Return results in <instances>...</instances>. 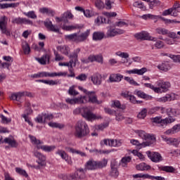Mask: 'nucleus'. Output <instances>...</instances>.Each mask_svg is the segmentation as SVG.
I'll return each instance as SVG.
<instances>
[{
  "label": "nucleus",
  "instance_id": "f257e3e1",
  "mask_svg": "<svg viewBox=\"0 0 180 180\" xmlns=\"http://www.w3.org/2000/svg\"><path fill=\"white\" fill-rule=\"evenodd\" d=\"M73 115H81L82 117L89 122H94V120L102 119L101 115H96L92 112L91 107L77 108L73 110Z\"/></svg>",
  "mask_w": 180,
  "mask_h": 180
},
{
  "label": "nucleus",
  "instance_id": "f03ea898",
  "mask_svg": "<svg viewBox=\"0 0 180 180\" xmlns=\"http://www.w3.org/2000/svg\"><path fill=\"white\" fill-rule=\"evenodd\" d=\"M75 129V136L77 137V139H82L83 137L89 136V127H88V124L84 121H78Z\"/></svg>",
  "mask_w": 180,
  "mask_h": 180
},
{
  "label": "nucleus",
  "instance_id": "7ed1b4c3",
  "mask_svg": "<svg viewBox=\"0 0 180 180\" xmlns=\"http://www.w3.org/2000/svg\"><path fill=\"white\" fill-rule=\"evenodd\" d=\"M108 165V160L103 159L101 161H95L94 159H90L84 165V171H94L98 168H103Z\"/></svg>",
  "mask_w": 180,
  "mask_h": 180
},
{
  "label": "nucleus",
  "instance_id": "20e7f679",
  "mask_svg": "<svg viewBox=\"0 0 180 180\" xmlns=\"http://www.w3.org/2000/svg\"><path fill=\"white\" fill-rule=\"evenodd\" d=\"M139 136L143 140H145V142H143L141 146L143 147H148L155 144V136L150 135V134L146 133L144 131H140L139 133Z\"/></svg>",
  "mask_w": 180,
  "mask_h": 180
},
{
  "label": "nucleus",
  "instance_id": "39448f33",
  "mask_svg": "<svg viewBox=\"0 0 180 180\" xmlns=\"http://www.w3.org/2000/svg\"><path fill=\"white\" fill-rule=\"evenodd\" d=\"M79 89L82 91L84 94H86L89 98L88 102H90L91 103H96L97 105H101V103H102V101H98V96L95 91H89L82 86H79Z\"/></svg>",
  "mask_w": 180,
  "mask_h": 180
},
{
  "label": "nucleus",
  "instance_id": "423d86ee",
  "mask_svg": "<svg viewBox=\"0 0 180 180\" xmlns=\"http://www.w3.org/2000/svg\"><path fill=\"white\" fill-rule=\"evenodd\" d=\"M103 15L108 18L107 25H110V26L107 27V37H113V22H112V18H113V13L104 12Z\"/></svg>",
  "mask_w": 180,
  "mask_h": 180
},
{
  "label": "nucleus",
  "instance_id": "0eeeda50",
  "mask_svg": "<svg viewBox=\"0 0 180 180\" xmlns=\"http://www.w3.org/2000/svg\"><path fill=\"white\" fill-rule=\"evenodd\" d=\"M151 120L153 123H157L158 124H160L162 127H164V126H167V124L174 123V122H175V118L171 117L162 120L161 117H155L151 118Z\"/></svg>",
  "mask_w": 180,
  "mask_h": 180
},
{
  "label": "nucleus",
  "instance_id": "6e6552de",
  "mask_svg": "<svg viewBox=\"0 0 180 180\" xmlns=\"http://www.w3.org/2000/svg\"><path fill=\"white\" fill-rule=\"evenodd\" d=\"M94 61L99 64H103V56H102V55H90L88 58L82 60V63H84L85 64L94 63Z\"/></svg>",
  "mask_w": 180,
  "mask_h": 180
},
{
  "label": "nucleus",
  "instance_id": "1a4fd4ad",
  "mask_svg": "<svg viewBox=\"0 0 180 180\" xmlns=\"http://www.w3.org/2000/svg\"><path fill=\"white\" fill-rule=\"evenodd\" d=\"M8 25V17L4 15L0 17V30L3 34H6V36H11V32L6 29Z\"/></svg>",
  "mask_w": 180,
  "mask_h": 180
},
{
  "label": "nucleus",
  "instance_id": "9d476101",
  "mask_svg": "<svg viewBox=\"0 0 180 180\" xmlns=\"http://www.w3.org/2000/svg\"><path fill=\"white\" fill-rule=\"evenodd\" d=\"M123 26H127V22L122 20L115 22L113 25V27H114L113 36H117L118 34H123V33H124V30L116 28V27H123Z\"/></svg>",
  "mask_w": 180,
  "mask_h": 180
},
{
  "label": "nucleus",
  "instance_id": "9b49d317",
  "mask_svg": "<svg viewBox=\"0 0 180 180\" xmlns=\"http://www.w3.org/2000/svg\"><path fill=\"white\" fill-rule=\"evenodd\" d=\"M157 86L160 91L158 94L161 92H167L171 87V83L169 82H164V80H159L157 82Z\"/></svg>",
  "mask_w": 180,
  "mask_h": 180
},
{
  "label": "nucleus",
  "instance_id": "f8f14e48",
  "mask_svg": "<svg viewBox=\"0 0 180 180\" xmlns=\"http://www.w3.org/2000/svg\"><path fill=\"white\" fill-rule=\"evenodd\" d=\"M67 72H41V78H54V77H65Z\"/></svg>",
  "mask_w": 180,
  "mask_h": 180
},
{
  "label": "nucleus",
  "instance_id": "ddd939ff",
  "mask_svg": "<svg viewBox=\"0 0 180 180\" xmlns=\"http://www.w3.org/2000/svg\"><path fill=\"white\" fill-rule=\"evenodd\" d=\"M44 25L48 30H50L51 32H54L55 33H58L60 32V30L58 29V26L53 25V22L50 20V19L47 18L44 22Z\"/></svg>",
  "mask_w": 180,
  "mask_h": 180
},
{
  "label": "nucleus",
  "instance_id": "4468645a",
  "mask_svg": "<svg viewBox=\"0 0 180 180\" xmlns=\"http://www.w3.org/2000/svg\"><path fill=\"white\" fill-rule=\"evenodd\" d=\"M178 99H179V96L172 93L159 98V102H171V101H178Z\"/></svg>",
  "mask_w": 180,
  "mask_h": 180
},
{
  "label": "nucleus",
  "instance_id": "2eb2a0df",
  "mask_svg": "<svg viewBox=\"0 0 180 180\" xmlns=\"http://www.w3.org/2000/svg\"><path fill=\"white\" fill-rule=\"evenodd\" d=\"M34 155L36 158H38L37 162L38 165H41V167H46V156L40 152L35 151L34 152Z\"/></svg>",
  "mask_w": 180,
  "mask_h": 180
},
{
  "label": "nucleus",
  "instance_id": "dca6fc26",
  "mask_svg": "<svg viewBox=\"0 0 180 180\" xmlns=\"http://www.w3.org/2000/svg\"><path fill=\"white\" fill-rule=\"evenodd\" d=\"M56 154L57 155H60L62 160H65L69 165H71L72 164V160H71V157L68 156L67 153L63 150L58 149L56 152Z\"/></svg>",
  "mask_w": 180,
  "mask_h": 180
},
{
  "label": "nucleus",
  "instance_id": "f3484780",
  "mask_svg": "<svg viewBox=\"0 0 180 180\" xmlns=\"http://www.w3.org/2000/svg\"><path fill=\"white\" fill-rule=\"evenodd\" d=\"M148 157L153 161V162H160L162 160V157L159 153L154 152L151 153L150 151L147 152Z\"/></svg>",
  "mask_w": 180,
  "mask_h": 180
},
{
  "label": "nucleus",
  "instance_id": "a211bd4d",
  "mask_svg": "<svg viewBox=\"0 0 180 180\" xmlns=\"http://www.w3.org/2000/svg\"><path fill=\"white\" fill-rule=\"evenodd\" d=\"M135 37L138 40H152L153 41H155V38L151 39V37H150V34L146 32H142L135 34Z\"/></svg>",
  "mask_w": 180,
  "mask_h": 180
},
{
  "label": "nucleus",
  "instance_id": "6ab92c4d",
  "mask_svg": "<svg viewBox=\"0 0 180 180\" xmlns=\"http://www.w3.org/2000/svg\"><path fill=\"white\" fill-rule=\"evenodd\" d=\"M126 74H136L137 75H143L145 72H147V68H142L141 69H134L131 70H126Z\"/></svg>",
  "mask_w": 180,
  "mask_h": 180
},
{
  "label": "nucleus",
  "instance_id": "aec40b11",
  "mask_svg": "<svg viewBox=\"0 0 180 180\" xmlns=\"http://www.w3.org/2000/svg\"><path fill=\"white\" fill-rule=\"evenodd\" d=\"M162 139L164 141H166L167 144H172L175 147H178V146H179V141L175 138H167L165 136H162Z\"/></svg>",
  "mask_w": 180,
  "mask_h": 180
},
{
  "label": "nucleus",
  "instance_id": "412c9836",
  "mask_svg": "<svg viewBox=\"0 0 180 180\" xmlns=\"http://www.w3.org/2000/svg\"><path fill=\"white\" fill-rule=\"evenodd\" d=\"M0 143L9 144L13 148H16V147H18V142H16L13 138H6L4 141H2V139H1Z\"/></svg>",
  "mask_w": 180,
  "mask_h": 180
},
{
  "label": "nucleus",
  "instance_id": "4be33fe9",
  "mask_svg": "<svg viewBox=\"0 0 180 180\" xmlns=\"http://www.w3.org/2000/svg\"><path fill=\"white\" fill-rule=\"evenodd\" d=\"M94 85H101L102 84V75L99 73H96L91 77Z\"/></svg>",
  "mask_w": 180,
  "mask_h": 180
},
{
  "label": "nucleus",
  "instance_id": "5701e85b",
  "mask_svg": "<svg viewBox=\"0 0 180 180\" xmlns=\"http://www.w3.org/2000/svg\"><path fill=\"white\" fill-rule=\"evenodd\" d=\"M91 33V30H87L86 32L80 34H77V43H81L82 41H85V40H86V39H88V36H89Z\"/></svg>",
  "mask_w": 180,
  "mask_h": 180
},
{
  "label": "nucleus",
  "instance_id": "b1692460",
  "mask_svg": "<svg viewBox=\"0 0 180 180\" xmlns=\"http://www.w3.org/2000/svg\"><path fill=\"white\" fill-rule=\"evenodd\" d=\"M58 51H60L62 54L65 56H68L70 54V46L67 45H60L56 47Z\"/></svg>",
  "mask_w": 180,
  "mask_h": 180
},
{
  "label": "nucleus",
  "instance_id": "393cba45",
  "mask_svg": "<svg viewBox=\"0 0 180 180\" xmlns=\"http://www.w3.org/2000/svg\"><path fill=\"white\" fill-rule=\"evenodd\" d=\"M113 107L120 112H123V110H126V105L122 104L119 100H115L113 101Z\"/></svg>",
  "mask_w": 180,
  "mask_h": 180
},
{
  "label": "nucleus",
  "instance_id": "a878e982",
  "mask_svg": "<svg viewBox=\"0 0 180 180\" xmlns=\"http://www.w3.org/2000/svg\"><path fill=\"white\" fill-rule=\"evenodd\" d=\"M178 131H180V124H176L172 129L167 130L165 134L169 136L171 134H175V133H178Z\"/></svg>",
  "mask_w": 180,
  "mask_h": 180
},
{
  "label": "nucleus",
  "instance_id": "bb28decb",
  "mask_svg": "<svg viewBox=\"0 0 180 180\" xmlns=\"http://www.w3.org/2000/svg\"><path fill=\"white\" fill-rule=\"evenodd\" d=\"M35 82H42V84H46V85H50L53 86L54 85H58V80H44V79H37Z\"/></svg>",
  "mask_w": 180,
  "mask_h": 180
},
{
  "label": "nucleus",
  "instance_id": "cd10ccee",
  "mask_svg": "<svg viewBox=\"0 0 180 180\" xmlns=\"http://www.w3.org/2000/svg\"><path fill=\"white\" fill-rule=\"evenodd\" d=\"M32 112H33V110H32L30 109V108H28V109L25 111L26 114L22 115V117H23V119H25V122L28 123V124L30 126H33V123L32 122V121H30V119H29V117L27 115H30V113H32Z\"/></svg>",
  "mask_w": 180,
  "mask_h": 180
},
{
  "label": "nucleus",
  "instance_id": "c85d7f7f",
  "mask_svg": "<svg viewBox=\"0 0 180 180\" xmlns=\"http://www.w3.org/2000/svg\"><path fill=\"white\" fill-rule=\"evenodd\" d=\"M105 37V33L102 32H95L93 34V40L99 41Z\"/></svg>",
  "mask_w": 180,
  "mask_h": 180
},
{
  "label": "nucleus",
  "instance_id": "c756f323",
  "mask_svg": "<svg viewBox=\"0 0 180 180\" xmlns=\"http://www.w3.org/2000/svg\"><path fill=\"white\" fill-rule=\"evenodd\" d=\"M18 6H19V3L0 4V9H8L9 8H18Z\"/></svg>",
  "mask_w": 180,
  "mask_h": 180
},
{
  "label": "nucleus",
  "instance_id": "7c9ffc66",
  "mask_svg": "<svg viewBox=\"0 0 180 180\" xmlns=\"http://www.w3.org/2000/svg\"><path fill=\"white\" fill-rule=\"evenodd\" d=\"M130 161H131V157H124L122 158L120 162L119 163V165H121L123 168H127V164L128 162H130Z\"/></svg>",
  "mask_w": 180,
  "mask_h": 180
},
{
  "label": "nucleus",
  "instance_id": "2f4dec72",
  "mask_svg": "<svg viewBox=\"0 0 180 180\" xmlns=\"http://www.w3.org/2000/svg\"><path fill=\"white\" fill-rule=\"evenodd\" d=\"M39 64L42 65H46V63H50V56L48 54L44 55L41 58H37Z\"/></svg>",
  "mask_w": 180,
  "mask_h": 180
},
{
  "label": "nucleus",
  "instance_id": "473e14b6",
  "mask_svg": "<svg viewBox=\"0 0 180 180\" xmlns=\"http://www.w3.org/2000/svg\"><path fill=\"white\" fill-rule=\"evenodd\" d=\"M158 68L161 71H165V72H167V71H169V70H171V66L168 62H165L159 65Z\"/></svg>",
  "mask_w": 180,
  "mask_h": 180
},
{
  "label": "nucleus",
  "instance_id": "72a5a7b5",
  "mask_svg": "<svg viewBox=\"0 0 180 180\" xmlns=\"http://www.w3.org/2000/svg\"><path fill=\"white\" fill-rule=\"evenodd\" d=\"M70 178L72 180H78V179H84L85 178V173H79V172H76L72 174H70Z\"/></svg>",
  "mask_w": 180,
  "mask_h": 180
},
{
  "label": "nucleus",
  "instance_id": "f704fd0d",
  "mask_svg": "<svg viewBox=\"0 0 180 180\" xmlns=\"http://www.w3.org/2000/svg\"><path fill=\"white\" fill-rule=\"evenodd\" d=\"M40 13H45L46 15H48L49 16H53L55 15L54 11L51 10V8H39Z\"/></svg>",
  "mask_w": 180,
  "mask_h": 180
},
{
  "label": "nucleus",
  "instance_id": "c9c22d12",
  "mask_svg": "<svg viewBox=\"0 0 180 180\" xmlns=\"http://www.w3.org/2000/svg\"><path fill=\"white\" fill-rule=\"evenodd\" d=\"M88 102V100H86V96H81L77 98H75V103L77 105H81L82 103H86Z\"/></svg>",
  "mask_w": 180,
  "mask_h": 180
},
{
  "label": "nucleus",
  "instance_id": "e433bc0d",
  "mask_svg": "<svg viewBox=\"0 0 180 180\" xmlns=\"http://www.w3.org/2000/svg\"><path fill=\"white\" fill-rule=\"evenodd\" d=\"M137 171H148L151 167L146 165V163H140L136 166Z\"/></svg>",
  "mask_w": 180,
  "mask_h": 180
},
{
  "label": "nucleus",
  "instance_id": "4c0bfd02",
  "mask_svg": "<svg viewBox=\"0 0 180 180\" xmlns=\"http://www.w3.org/2000/svg\"><path fill=\"white\" fill-rule=\"evenodd\" d=\"M22 49L24 54H25L26 56L30 54V45H29L27 42L25 41L22 44Z\"/></svg>",
  "mask_w": 180,
  "mask_h": 180
},
{
  "label": "nucleus",
  "instance_id": "58836bf2",
  "mask_svg": "<svg viewBox=\"0 0 180 180\" xmlns=\"http://www.w3.org/2000/svg\"><path fill=\"white\" fill-rule=\"evenodd\" d=\"M138 18L143 19V20H147V19H158L160 15H155L153 14H145L143 15H138Z\"/></svg>",
  "mask_w": 180,
  "mask_h": 180
},
{
  "label": "nucleus",
  "instance_id": "ea45409f",
  "mask_svg": "<svg viewBox=\"0 0 180 180\" xmlns=\"http://www.w3.org/2000/svg\"><path fill=\"white\" fill-rule=\"evenodd\" d=\"M94 22L96 25H97V26H101V25H103V23L108 24V22H106V18L102 16L97 17L94 20Z\"/></svg>",
  "mask_w": 180,
  "mask_h": 180
},
{
  "label": "nucleus",
  "instance_id": "a19ab883",
  "mask_svg": "<svg viewBox=\"0 0 180 180\" xmlns=\"http://www.w3.org/2000/svg\"><path fill=\"white\" fill-rule=\"evenodd\" d=\"M81 51L80 48H77L76 49L74 50L73 53L69 56V58H74L75 63L77 61L78 58V54H79Z\"/></svg>",
  "mask_w": 180,
  "mask_h": 180
},
{
  "label": "nucleus",
  "instance_id": "79ce46f5",
  "mask_svg": "<svg viewBox=\"0 0 180 180\" xmlns=\"http://www.w3.org/2000/svg\"><path fill=\"white\" fill-rule=\"evenodd\" d=\"M158 18L161 19L164 22L165 25H171V23H180V21H176L175 20H169L165 18L164 17L159 16Z\"/></svg>",
  "mask_w": 180,
  "mask_h": 180
},
{
  "label": "nucleus",
  "instance_id": "37998d69",
  "mask_svg": "<svg viewBox=\"0 0 180 180\" xmlns=\"http://www.w3.org/2000/svg\"><path fill=\"white\" fill-rule=\"evenodd\" d=\"M115 120L117 122H121V120H123L124 119V117L123 116V111H119V110H115Z\"/></svg>",
  "mask_w": 180,
  "mask_h": 180
},
{
  "label": "nucleus",
  "instance_id": "c03bdc74",
  "mask_svg": "<svg viewBox=\"0 0 180 180\" xmlns=\"http://www.w3.org/2000/svg\"><path fill=\"white\" fill-rule=\"evenodd\" d=\"M100 144L101 147H103V146H109V147H112V146H113V140L103 139L101 141Z\"/></svg>",
  "mask_w": 180,
  "mask_h": 180
},
{
  "label": "nucleus",
  "instance_id": "a18cd8bd",
  "mask_svg": "<svg viewBox=\"0 0 180 180\" xmlns=\"http://www.w3.org/2000/svg\"><path fill=\"white\" fill-rule=\"evenodd\" d=\"M49 126L50 127H53L55 129H64V124H60V123H57V122H49Z\"/></svg>",
  "mask_w": 180,
  "mask_h": 180
},
{
  "label": "nucleus",
  "instance_id": "49530a36",
  "mask_svg": "<svg viewBox=\"0 0 180 180\" xmlns=\"http://www.w3.org/2000/svg\"><path fill=\"white\" fill-rule=\"evenodd\" d=\"M56 146L44 145L42 147V150L46 153H51V151H54V150H56Z\"/></svg>",
  "mask_w": 180,
  "mask_h": 180
},
{
  "label": "nucleus",
  "instance_id": "de8ad7c7",
  "mask_svg": "<svg viewBox=\"0 0 180 180\" xmlns=\"http://www.w3.org/2000/svg\"><path fill=\"white\" fill-rule=\"evenodd\" d=\"M15 172H17V174H19V175H22V176H25V178H27V176H29L27 172H26V170L20 167H15Z\"/></svg>",
  "mask_w": 180,
  "mask_h": 180
},
{
  "label": "nucleus",
  "instance_id": "09e8293b",
  "mask_svg": "<svg viewBox=\"0 0 180 180\" xmlns=\"http://www.w3.org/2000/svg\"><path fill=\"white\" fill-rule=\"evenodd\" d=\"M155 32L158 34H162V36L168 34V30L163 27L156 28Z\"/></svg>",
  "mask_w": 180,
  "mask_h": 180
},
{
  "label": "nucleus",
  "instance_id": "8fccbe9b",
  "mask_svg": "<svg viewBox=\"0 0 180 180\" xmlns=\"http://www.w3.org/2000/svg\"><path fill=\"white\" fill-rule=\"evenodd\" d=\"M148 5L150 9H154L155 6H160V5H161V1L159 0H153L152 1H149Z\"/></svg>",
  "mask_w": 180,
  "mask_h": 180
},
{
  "label": "nucleus",
  "instance_id": "3c124183",
  "mask_svg": "<svg viewBox=\"0 0 180 180\" xmlns=\"http://www.w3.org/2000/svg\"><path fill=\"white\" fill-rule=\"evenodd\" d=\"M161 171H165V172L174 173L175 172V168L172 166H164L160 168Z\"/></svg>",
  "mask_w": 180,
  "mask_h": 180
},
{
  "label": "nucleus",
  "instance_id": "603ef678",
  "mask_svg": "<svg viewBox=\"0 0 180 180\" xmlns=\"http://www.w3.org/2000/svg\"><path fill=\"white\" fill-rule=\"evenodd\" d=\"M135 8H139L141 9V11H146V6L141 1H135L133 4Z\"/></svg>",
  "mask_w": 180,
  "mask_h": 180
},
{
  "label": "nucleus",
  "instance_id": "864d4df0",
  "mask_svg": "<svg viewBox=\"0 0 180 180\" xmlns=\"http://www.w3.org/2000/svg\"><path fill=\"white\" fill-rule=\"evenodd\" d=\"M25 16H27V18H30V19H37V15H36V13L34 11H31L27 13H24Z\"/></svg>",
  "mask_w": 180,
  "mask_h": 180
},
{
  "label": "nucleus",
  "instance_id": "5fc2aeb1",
  "mask_svg": "<svg viewBox=\"0 0 180 180\" xmlns=\"http://www.w3.org/2000/svg\"><path fill=\"white\" fill-rule=\"evenodd\" d=\"M65 38L68 39V40H72V41H76V43H78V39H77L78 38H77V33L66 35Z\"/></svg>",
  "mask_w": 180,
  "mask_h": 180
},
{
  "label": "nucleus",
  "instance_id": "6e6d98bb",
  "mask_svg": "<svg viewBox=\"0 0 180 180\" xmlns=\"http://www.w3.org/2000/svg\"><path fill=\"white\" fill-rule=\"evenodd\" d=\"M124 79L129 82L131 85H134L135 86H137L139 85V83L136 81H134V78L129 77H124Z\"/></svg>",
  "mask_w": 180,
  "mask_h": 180
},
{
  "label": "nucleus",
  "instance_id": "4d7b16f0",
  "mask_svg": "<svg viewBox=\"0 0 180 180\" xmlns=\"http://www.w3.org/2000/svg\"><path fill=\"white\" fill-rule=\"evenodd\" d=\"M35 122L37 123H44V122H46L44 120V113L42 112L41 114L38 115V116L35 118Z\"/></svg>",
  "mask_w": 180,
  "mask_h": 180
},
{
  "label": "nucleus",
  "instance_id": "13d9d810",
  "mask_svg": "<svg viewBox=\"0 0 180 180\" xmlns=\"http://www.w3.org/2000/svg\"><path fill=\"white\" fill-rule=\"evenodd\" d=\"M167 115L169 116V117H172L173 119H175V117H174V116H175V115H176V110L174 109V108H168L167 110Z\"/></svg>",
  "mask_w": 180,
  "mask_h": 180
},
{
  "label": "nucleus",
  "instance_id": "bf43d9fd",
  "mask_svg": "<svg viewBox=\"0 0 180 180\" xmlns=\"http://www.w3.org/2000/svg\"><path fill=\"white\" fill-rule=\"evenodd\" d=\"M115 56H118V57H121V58H129L130 56L128 53L117 51L115 53Z\"/></svg>",
  "mask_w": 180,
  "mask_h": 180
},
{
  "label": "nucleus",
  "instance_id": "052dcab7",
  "mask_svg": "<svg viewBox=\"0 0 180 180\" xmlns=\"http://www.w3.org/2000/svg\"><path fill=\"white\" fill-rule=\"evenodd\" d=\"M0 118L1 119V123L4 124H8V123H11V118H8L2 114H0Z\"/></svg>",
  "mask_w": 180,
  "mask_h": 180
},
{
  "label": "nucleus",
  "instance_id": "680f3d73",
  "mask_svg": "<svg viewBox=\"0 0 180 180\" xmlns=\"http://www.w3.org/2000/svg\"><path fill=\"white\" fill-rule=\"evenodd\" d=\"M63 18L65 19V22H68L67 19H72V18H74V15H72V13H71V12L67 11L63 13Z\"/></svg>",
  "mask_w": 180,
  "mask_h": 180
},
{
  "label": "nucleus",
  "instance_id": "e2e57ef3",
  "mask_svg": "<svg viewBox=\"0 0 180 180\" xmlns=\"http://www.w3.org/2000/svg\"><path fill=\"white\" fill-rule=\"evenodd\" d=\"M95 5L98 9H103L105 8V4L101 0H96Z\"/></svg>",
  "mask_w": 180,
  "mask_h": 180
},
{
  "label": "nucleus",
  "instance_id": "0e129e2a",
  "mask_svg": "<svg viewBox=\"0 0 180 180\" xmlns=\"http://www.w3.org/2000/svg\"><path fill=\"white\" fill-rule=\"evenodd\" d=\"M147 116V109L143 108L142 110L138 114L139 119H144Z\"/></svg>",
  "mask_w": 180,
  "mask_h": 180
},
{
  "label": "nucleus",
  "instance_id": "69168bd1",
  "mask_svg": "<svg viewBox=\"0 0 180 180\" xmlns=\"http://www.w3.org/2000/svg\"><path fill=\"white\" fill-rule=\"evenodd\" d=\"M123 79V75L120 74H115L113 78V82H120Z\"/></svg>",
  "mask_w": 180,
  "mask_h": 180
},
{
  "label": "nucleus",
  "instance_id": "338daca9",
  "mask_svg": "<svg viewBox=\"0 0 180 180\" xmlns=\"http://www.w3.org/2000/svg\"><path fill=\"white\" fill-rule=\"evenodd\" d=\"M22 18L20 17L13 18L11 20V23H13L14 25H22Z\"/></svg>",
  "mask_w": 180,
  "mask_h": 180
},
{
  "label": "nucleus",
  "instance_id": "774afa93",
  "mask_svg": "<svg viewBox=\"0 0 180 180\" xmlns=\"http://www.w3.org/2000/svg\"><path fill=\"white\" fill-rule=\"evenodd\" d=\"M83 13L86 18H92V16L94 15V11L91 10H84Z\"/></svg>",
  "mask_w": 180,
  "mask_h": 180
}]
</instances>
